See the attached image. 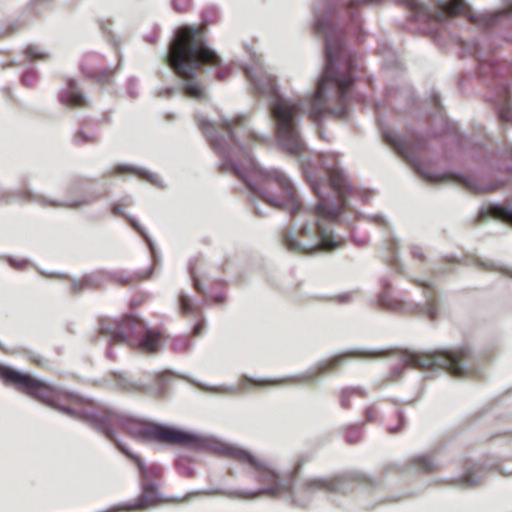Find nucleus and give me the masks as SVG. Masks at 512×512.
Returning <instances> with one entry per match:
<instances>
[{
  "label": "nucleus",
  "mask_w": 512,
  "mask_h": 512,
  "mask_svg": "<svg viewBox=\"0 0 512 512\" xmlns=\"http://www.w3.org/2000/svg\"><path fill=\"white\" fill-rule=\"evenodd\" d=\"M244 70L254 92L270 101L278 145L299 158L319 202L313 209L303 208L292 181L283 171L263 168L254 161L250 156V146L261 142L263 137L248 127L244 115L221 119L225 136H220L215 124L206 117H197L199 126L223 158L221 169L233 170L255 195L270 206L285 209L296 217L297 231L288 230L284 236L289 250L312 253L321 249H337L340 241L333 234V226L339 219L341 207L346 205L345 195L350 190L346 176L338 168V155L334 152L320 155L329 181L318 178L310 169V162L304 158L305 147L299 132L301 104L279 94L275 78L260 59H255L253 66H246Z\"/></svg>",
  "instance_id": "nucleus-1"
},
{
  "label": "nucleus",
  "mask_w": 512,
  "mask_h": 512,
  "mask_svg": "<svg viewBox=\"0 0 512 512\" xmlns=\"http://www.w3.org/2000/svg\"><path fill=\"white\" fill-rule=\"evenodd\" d=\"M332 8L329 0H317L314 4V28L316 33L323 34L326 41V67L320 77L314 94L307 99L308 113L313 121H320L327 113L326 98L335 92L339 105L331 113L345 117V103L349 98V87L353 76V60L351 53L342 46L341 40L330 25L326 13Z\"/></svg>",
  "instance_id": "nucleus-2"
},
{
  "label": "nucleus",
  "mask_w": 512,
  "mask_h": 512,
  "mask_svg": "<svg viewBox=\"0 0 512 512\" xmlns=\"http://www.w3.org/2000/svg\"><path fill=\"white\" fill-rule=\"evenodd\" d=\"M105 422L106 430L100 429L110 440L114 441L119 449L134 460L142 475V493L138 500V508H149L161 501V495L157 490L153 477L158 474L155 466H146L143 461L127 447L120 443L112 432V426H123L134 438L139 440H156L172 445H193L198 438L195 434L172 426L147 423L138 420L125 419L115 411L107 413Z\"/></svg>",
  "instance_id": "nucleus-3"
},
{
  "label": "nucleus",
  "mask_w": 512,
  "mask_h": 512,
  "mask_svg": "<svg viewBox=\"0 0 512 512\" xmlns=\"http://www.w3.org/2000/svg\"><path fill=\"white\" fill-rule=\"evenodd\" d=\"M166 60L182 80L184 92L196 99L205 96V90L197 80L200 67L216 70V77L223 79L226 68L219 56L207 46L202 33L194 27L179 28L170 44Z\"/></svg>",
  "instance_id": "nucleus-4"
},
{
  "label": "nucleus",
  "mask_w": 512,
  "mask_h": 512,
  "mask_svg": "<svg viewBox=\"0 0 512 512\" xmlns=\"http://www.w3.org/2000/svg\"><path fill=\"white\" fill-rule=\"evenodd\" d=\"M0 378L6 384L17 386L22 392L57 409L65 415L92 424L97 430H106L105 422L107 413L112 410H104L96 414L91 410H83L75 407L81 402L74 394L63 392L45 381L32 377L29 374L0 365Z\"/></svg>",
  "instance_id": "nucleus-5"
},
{
  "label": "nucleus",
  "mask_w": 512,
  "mask_h": 512,
  "mask_svg": "<svg viewBox=\"0 0 512 512\" xmlns=\"http://www.w3.org/2000/svg\"><path fill=\"white\" fill-rule=\"evenodd\" d=\"M215 450L224 456L238 460L250 468L251 477L258 483L255 491L240 490L231 495L242 499H254L261 496L279 497L294 495L291 482L266 458L260 457L238 445L218 443Z\"/></svg>",
  "instance_id": "nucleus-6"
},
{
  "label": "nucleus",
  "mask_w": 512,
  "mask_h": 512,
  "mask_svg": "<svg viewBox=\"0 0 512 512\" xmlns=\"http://www.w3.org/2000/svg\"><path fill=\"white\" fill-rule=\"evenodd\" d=\"M101 333L119 344L129 343L144 352H156L160 348V335L147 323L136 317L122 320H101Z\"/></svg>",
  "instance_id": "nucleus-7"
},
{
  "label": "nucleus",
  "mask_w": 512,
  "mask_h": 512,
  "mask_svg": "<svg viewBox=\"0 0 512 512\" xmlns=\"http://www.w3.org/2000/svg\"><path fill=\"white\" fill-rule=\"evenodd\" d=\"M467 356V348H460L453 352H404L400 355V362L405 366L420 370L444 369L454 376L466 377L476 373L471 367L463 363Z\"/></svg>",
  "instance_id": "nucleus-8"
},
{
  "label": "nucleus",
  "mask_w": 512,
  "mask_h": 512,
  "mask_svg": "<svg viewBox=\"0 0 512 512\" xmlns=\"http://www.w3.org/2000/svg\"><path fill=\"white\" fill-rule=\"evenodd\" d=\"M439 7L440 10L434 14L437 20H442L446 15L452 16L457 14H465L475 24L491 25L500 16L512 13V0L508 2L506 9L486 13H476L470 11V9L467 8L464 0L443 1L439 4Z\"/></svg>",
  "instance_id": "nucleus-9"
},
{
  "label": "nucleus",
  "mask_w": 512,
  "mask_h": 512,
  "mask_svg": "<svg viewBox=\"0 0 512 512\" xmlns=\"http://www.w3.org/2000/svg\"><path fill=\"white\" fill-rule=\"evenodd\" d=\"M415 168L420 174H422L429 181L443 183V182H446L449 180H453V181L462 183L465 186H467L469 189L477 191V192L488 191V190H491L494 188L493 185L478 184V183H476L475 180L470 179L468 177L440 174V173L430 171L427 169H422L418 164H415Z\"/></svg>",
  "instance_id": "nucleus-10"
},
{
  "label": "nucleus",
  "mask_w": 512,
  "mask_h": 512,
  "mask_svg": "<svg viewBox=\"0 0 512 512\" xmlns=\"http://www.w3.org/2000/svg\"><path fill=\"white\" fill-rule=\"evenodd\" d=\"M304 486L309 493L316 491L340 492L347 486V477L345 475L332 478L312 477L305 481Z\"/></svg>",
  "instance_id": "nucleus-11"
},
{
  "label": "nucleus",
  "mask_w": 512,
  "mask_h": 512,
  "mask_svg": "<svg viewBox=\"0 0 512 512\" xmlns=\"http://www.w3.org/2000/svg\"><path fill=\"white\" fill-rule=\"evenodd\" d=\"M482 218H494L512 225V207L489 204L481 210Z\"/></svg>",
  "instance_id": "nucleus-12"
},
{
  "label": "nucleus",
  "mask_w": 512,
  "mask_h": 512,
  "mask_svg": "<svg viewBox=\"0 0 512 512\" xmlns=\"http://www.w3.org/2000/svg\"><path fill=\"white\" fill-rule=\"evenodd\" d=\"M61 101L63 104L70 106H81L85 104V97L75 81H69L67 89L61 94Z\"/></svg>",
  "instance_id": "nucleus-13"
},
{
  "label": "nucleus",
  "mask_w": 512,
  "mask_h": 512,
  "mask_svg": "<svg viewBox=\"0 0 512 512\" xmlns=\"http://www.w3.org/2000/svg\"><path fill=\"white\" fill-rule=\"evenodd\" d=\"M280 381L278 380H270V379H256V378H250L248 376H243L237 387H230L231 392L236 391H248L252 388H264L267 386H273L276 384H279Z\"/></svg>",
  "instance_id": "nucleus-14"
},
{
  "label": "nucleus",
  "mask_w": 512,
  "mask_h": 512,
  "mask_svg": "<svg viewBox=\"0 0 512 512\" xmlns=\"http://www.w3.org/2000/svg\"><path fill=\"white\" fill-rule=\"evenodd\" d=\"M495 105L498 107V114L502 120L512 121V108L509 101L508 89H503L501 94L494 100Z\"/></svg>",
  "instance_id": "nucleus-15"
},
{
  "label": "nucleus",
  "mask_w": 512,
  "mask_h": 512,
  "mask_svg": "<svg viewBox=\"0 0 512 512\" xmlns=\"http://www.w3.org/2000/svg\"><path fill=\"white\" fill-rule=\"evenodd\" d=\"M411 466L412 468L422 472L433 471L438 467L437 463L426 455L415 456L411 460Z\"/></svg>",
  "instance_id": "nucleus-16"
},
{
  "label": "nucleus",
  "mask_w": 512,
  "mask_h": 512,
  "mask_svg": "<svg viewBox=\"0 0 512 512\" xmlns=\"http://www.w3.org/2000/svg\"><path fill=\"white\" fill-rule=\"evenodd\" d=\"M348 357H350V354L348 353L336 355L327 361L319 363L316 367V370L319 372H326L329 369L337 368L342 365L344 360Z\"/></svg>",
  "instance_id": "nucleus-17"
},
{
  "label": "nucleus",
  "mask_w": 512,
  "mask_h": 512,
  "mask_svg": "<svg viewBox=\"0 0 512 512\" xmlns=\"http://www.w3.org/2000/svg\"><path fill=\"white\" fill-rule=\"evenodd\" d=\"M481 479V476L475 469H470L464 473L459 479V484L465 487H471L477 484Z\"/></svg>",
  "instance_id": "nucleus-18"
},
{
  "label": "nucleus",
  "mask_w": 512,
  "mask_h": 512,
  "mask_svg": "<svg viewBox=\"0 0 512 512\" xmlns=\"http://www.w3.org/2000/svg\"><path fill=\"white\" fill-rule=\"evenodd\" d=\"M408 5L415 11L417 17L430 15L428 7L419 0H408Z\"/></svg>",
  "instance_id": "nucleus-19"
},
{
  "label": "nucleus",
  "mask_w": 512,
  "mask_h": 512,
  "mask_svg": "<svg viewBox=\"0 0 512 512\" xmlns=\"http://www.w3.org/2000/svg\"><path fill=\"white\" fill-rule=\"evenodd\" d=\"M25 54L30 60L45 59L47 57L46 52L38 46H28Z\"/></svg>",
  "instance_id": "nucleus-20"
},
{
  "label": "nucleus",
  "mask_w": 512,
  "mask_h": 512,
  "mask_svg": "<svg viewBox=\"0 0 512 512\" xmlns=\"http://www.w3.org/2000/svg\"><path fill=\"white\" fill-rule=\"evenodd\" d=\"M384 137L386 139V141L394 146L397 150H401V144H400V140L398 138V136L392 132V131H384Z\"/></svg>",
  "instance_id": "nucleus-21"
},
{
  "label": "nucleus",
  "mask_w": 512,
  "mask_h": 512,
  "mask_svg": "<svg viewBox=\"0 0 512 512\" xmlns=\"http://www.w3.org/2000/svg\"><path fill=\"white\" fill-rule=\"evenodd\" d=\"M379 301L382 306L387 308L395 309L397 307L396 303L390 298L388 293L382 294L379 298Z\"/></svg>",
  "instance_id": "nucleus-22"
},
{
  "label": "nucleus",
  "mask_w": 512,
  "mask_h": 512,
  "mask_svg": "<svg viewBox=\"0 0 512 512\" xmlns=\"http://www.w3.org/2000/svg\"><path fill=\"white\" fill-rule=\"evenodd\" d=\"M135 172L138 173L141 177L145 178L146 180H148L151 183H154V184L159 183L157 176L154 175L153 173L142 171V170L135 171Z\"/></svg>",
  "instance_id": "nucleus-23"
},
{
  "label": "nucleus",
  "mask_w": 512,
  "mask_h": 512,
  "mask_svg": "<svg viewBox=\"0 0 512 512\" xmlns=\"http://www.w3.org/2000/svg\"><path fill=\"white\" fill-rule=\"evenodd\" d=\"M181 307L183 312L187 313L191 310V302L186 296H181Z\"/></svg>",
  "instance_id": "nucleus-24"
},
{
  "label": "nucleus",
  "mask_w": 512,
  "mask_h": 512,
  "mask_svg": "<svg viewBox=\"0 0 512 512\" xmlns=\"http://www.w3.org/2000/svg\"><path fill=\"white\" fill-rule=\"evenodd\" d=\"M30 198L32 200L39 201V202H42L44 204H51V205H53L47 198L39 196V195H36V194H32L30 196Z\"/></svg>",
  "instance_id": "nucleus-25"
},
{
  "label": "nucleus",
  "mask_w": 512,
  "mask_h": 512,
  "mask_svg": "<svg viewBox=\"0 0 512 512\" xmlns=\"http://www.w3.org/2000/svg\"><path fill=\"white\" fill-rule=\"evenodd\" d=\"M130 223L132 224V226L137 230L139 231L147 240V242L149 243V245L151 246V243H150V240L149 238L144 234V232L141 230L139 224L134 220V219H130Z\"/></svg>",
  "instance_id": "nucleus-26"
},
{
  "label": "nucleus",
  "mask_w": 512,
  "mask_h": 512,
  "mask_svg": "<svg viewBox=\"0 0 512 512\" xmlns=\"http://www.w3.org/2000/svg\"><path fill=\"white\" fill-rule=\"evenodd\" d=\"M202 325L198 324L194 327V334L199 335L201 333Z\"/></svg>",
  "instance_id": "nucleus-27"
},
{
  "label": "nucleus",
  "mask_w": 512,
  "mask_h": 512,
  "mask_svg": "<svg viewBox=\"0 0 512 512\" xmlns=\"http://www.w3.org/2000/svg\"><path fill=\"white\" fill-rule=\"evenodd\" d=\"M121 211H122V209H121V206H120V205H115V206L113 207V212H114L115 214H120V213H121Z\"/></svg>",
  "instance_id": "nucleus-28"
},
{
  "label": "nucleus",
  "mask_w": 512,
  "mask_h": 512,
  "mask_svg": "<svg viewBox=\"0 0 512 512\" xmlns=\"http://www.w3.org/2000/svg\"><path fill=\"white\" fill-rule=\"evenodd\" d=\"M428 314L430 315V317L434 318L435 317V308L432 306L429 307Z\"/></svg>",
  "instance_id": "nucleus-29"
},
{
  "label": "nucleus",
  "mask_w": 512,
  "mask_h": 512,
  "mask_svg": "<svg viewBox=\"0 0 512 512\" xmlns=\"http://www.w3.org/2000/svg\"><path fill=\"white\" fill-rule=\"evenodd\" d=\"M194 285H195V288L197 290L202 291V287L200 285V282L197 279L194 280Z\"/></svg>",
  "instance_id": "nucleus-30"
},
{
  "label": "nucleus",
  "mask_w": 512,
  "mask_h": 512,
  "mask_svg": "<svg viewBox=\"0 0 512 512\" xmlns=\"http://www.w3.org/2000/svg\"><path fill=\"white\" fill-rule=\"evenodd\" d=\"M348 393H349V390H345L343 392V404L344 405H346Z\"/></svg>",
  "instance_id": "nucleus-31"
},
{
  "label": "nucleus",
  "mask_w": 512,
  "mask_h": 512,
  "mask_svg": "<svg viewBox=\"0 0 512 512\" xmlns=\"http://www.w3.org/2000/svg\"><path fill=\"white\" fill-rule=\"evenodd\" d=\"M313 373L314 372H308L306 375H305V379L306 380H312L314 377H313Z\"/></svg>",
  "instance_id": "nucleus-32"
},
{
  "label": "nucleus",
  "mask_w": 512,
  "mask_h": 512,
  "mask_svg": "<svg viewBox=\"0 0 512 512\" xmlns=\"http://www.w3.org/2000/svg\"><path fill=\"white\" fill-rule=\"evenodd\" d=\"M12 264L16 267H20L23 263L22 262H15V261H12Z\"/></svg>",
  "instance_id": "nucleus-33"
},
{
  "label": "nucleus",
  "mask_w": 512,
  "mask_h": 512,
  "mask_svg": "<svg viewBox=\"0 0 512 512\" xmlns=\"http://www.w3.org/2000/svg\"><path fill=\"white\" fill-rule=\"evenodd\" d=\"M127 169H128L127 166H121V167L118 168V171L122 172V171L127 170Z\"/></svg>",
  "instance_id": "nucleus-34"
},
{
  "label": "nucleus",
  "mask_w": 512,
  "mask_h": 512,
  "mask_svg": "<svg viewBox=\"0 0 512 512\" xmlns=\"http://www.w3.org/2000/svg\"><path fill=\"white\" fill-rule=\"evenodd\" d=\"M414 255H415L416 257H421V253H420V251H419V250H415V251H414Z\"/></svg>",
  "instance_id": "nucleus-35"
},
{
  "label": "nucleus",
  "mask_w": 512,
  "mask_h": 512,
  "mask_svg": "<svg viewBox=\"0 0 512 512\" xmlns=\"http://www.w3.org/2000/svg\"><path fill=\"white\" fill-rule=\"evenodd\" d=\"M393 373H394V374L399 375V374H400V371L398 370V368H397V367H395V368H394V370H393Z\"/></svg>",
  "instance_id": "nucleus-36"
},
{
  "label": "nucleus",
  "mask_w": 512,
  "mask_h": 512,
  "mask_svg": "<svg viewBox=\"0 0 512 512\" xmlns=\"http://www.w3.org/2000/svg\"><path fill=\"white\" fill-rule=\"evenodd\" d=\"M367 417H368V418H371V417H372V415H371V411H370V410H368V411H367Z\"/></svg>",
  "instance_id": "nucleus-37"
},
{
  "label": "nucleus",
  "mask_w": 512,
  "mask_h": 512,
  "mask_svg": "<svg viewBox=\"0 0 512 512\" xmlns=\"http://www.w3.org/2000/svg\"><path fill=\"white\" fill-rule=\"evenodd\" d=\"M80 205H81V204H79V203L71 204V206H75V207H78V206H80Z\"/></svg>",
  "instance_id": "nucleus-38"
},
{
  "label": "nucleus",
  "mask_w": 512,
  "mask_h": 512,
  "mask_svg": "<svg viewBox=\"0 0 512 512\" xmlns=\"http://www.w3.org/2000/svg\"><path fill=\"white\" fill-rule=\"evenodd\" d=\"M179 0H175V6L177 7V3H178Z\"/></svg>",
  "instance_id": "nucleus-39"
}]
</instances>
